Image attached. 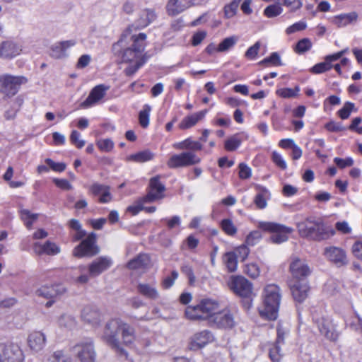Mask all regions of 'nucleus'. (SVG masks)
Listing matches in <instances>:
<instances>
[{
  "mask_svg": "<svg viewBox=\"0 0 362 362\" xmlns=\"http://www.w3.org/2000/svg\"><path fill=\"white\" fill-rule=\"evenodd\" d=\"M119 334L124 344H130L134 340V328L122 320L115 318L107 322L102 338L117 353L127 357V353L121 346Z\"/></svg>",
  "mask_w": 362,
  "mask_h": 362,
  "instance_id": "1",
  "label": "nucleus"
},
{
  "mask_svg": "<svg viewBox=\"0 0 362 362\" xmlns=\"http://www.w3.org/2000/svg\"><path fill=\"white\" fill-rule=\"evenodd\" d=\"M282 298V291L274 284L266 285L261 294V304L258 308L260 317L267 320H276Z\"/></svg>",
  "mask_w": 362,
  "mask_h": 362,
  "instance_id": "2",
  "label": "nucleus"
},
{
  "mask_svg": "<svg viewBox=\"0 0 362 362\" xmlns=\"http://www.w3.org/2000/svg\"><path fill=\"white\" fill-rule=\"evenodd\" d=\"M298 233L301 237L315 241H322L330 238L335 230L326 225L320 218L309 217L297 224Z\"/></svg>",
  "mask_w": 362,
  "mask_h": 362,
  "instance_id": "3",
  "label": "nucleus"
},
{
  "mask_svg": "<svg viewBox=\"0 0 362 362\" xmlns=\"http://www.w3.org/2000/svg\"><path fill=\"white\" fill-rule=\"evenodd\" d=\"M146 35L144 33L129 34L126 38V42L122 46H118L115 49L116 42L113 45V49L117 51L119 49H122L121 57L124 62H145L142 56L146 45Z\"/></svg>",
  "mask_w": 362,
  "mask_h": 362,
  "instance_id": "4",
  "label": "nucleus"
},
{
  "mask_svg": "<svg viewBox=\"0 0 362 362\" xmlns=\"http://www.w3.org/2000/svg\"><path fill=\"white\" fill-rule=\"evenodd\" d=\"M156 18V15L153 10L144 9L141 11L136 21L129 25L122 33L120 39L115 45V49L118 46H122L126 42L129 34H134V31L143 29L151 23Z\"/></svg>",
  "mask_w": 362,
  "mask_h": 362,
  "instance_id": "5",
  "label": "nucleus"
},
{
  "mask_svg": "<svg viewBox=\"0 0 362 362\" xmlns=\"http://www.w3.org/2000/svg\"><path fill=\"white\" fill-rule=\"evenodd\" d=\"M71 350L76 362H95L97 354L92 339L86 338L79 340L73 346Z\"/></svg>",
  "mask_w": 362,
  "mask_h": 362,
  "instance_id": "6",
  "label": "nucleus"
},
{
  "mask_svg": "<svg viewBox=\"0 0 362 362\" xmlns=\"http://www.w3.org/2000/svg\"><path fill=\"white\" fill-rule=\"evenodd\" d=\"M313 320L320 333L329 341H336L339 333L332 320L322 311H315L313 315Z\"/></svg>",
  "mask_w": 362,
  "mask_h": 362,
  "instance_id": "7",
  "label": "nucleus"
},
{
  "mask_svg": "<svg viewBox=\"0 0 362 362\" xmlns=\"http://www.w3.org/2000/svg\"><path fill=\"white\" fill-rule=\"evenodd\" d=\"M257 227L264 231L273 233L271 240L276 244L287 241L288 235L293 231L291 228L274 222L259 221Z\"/></svg>",
  "mask_w": 362,
  "mask_h": 362,
  "instance_id": "8",
  "label": "nucleus"
},
{
  "mask_svg": "<svg viewBox=\"0 0 362 362\" xmlns=\"http://www.w3.org/2000/svg\"><path fill=\"white\" fill-rule=\"evenodd\" d=\"M27 81V78L23 76L2 74L0 76V93L6 98H11L18 92L21 86Z\"/></svg>",
  "mask_w": 362,
  "mask_h": 362,
  "instance_id": "9",
  "label": "nucleus"
},
{
  "mask_svg": "<svg viewBox=\"0 0 362 362\" xmlns=\"http://www.w3.org/2000/svg\"><path fill=\"white\" fill-rule=\"evenodd\" d=\"M96 235L93 233L88 235L77 247L74 250L73 254L75 257H92L99 252V248L95 245Z\"/></svg>",
  "mask_w": 362,
  "mask_h": 362,
  "instance_id": "10",
  "label": "nucleus"
},
{
  "mask_svg": "<svg viewBox=\"0 0 362 362\" xmlns=\"http://www.w3.org/2000/svg\"><path fill=\"white\" fill-rule=\"evenodd\" d=\"M201 159L193 152L186 151L173 155L167 162L170 168H182L193 165L200 162Z\"/></svg>",
  "mask_w": 362,
  "mask_h": 362,
  "instance_id": "11",
  "label": "nucleus"
},
{
  "mask_svg": "<svg viewBox=\"0 0 362 362\" xmlns=\"http://www.w3.org/2000/svg\"><path fill=\"white\" fill-rule=\"evenodd\" d=\"M209 324L219 329H232L235 326L236 322L228 309H220Z\"/></svg>",
  "mask_w": 362,
  "mask_h": 362,
  "instance_id": "12",
  "label": "nucleus"
},
{
  "mask_svg": "<svg viewBox=\"0 0 362 362\" xmlns=\"http://www.w3.org/2000/svg\"><path fill=\"white\" fill-rule=\"evenodd\" d=\"M290 272L295 281H306L311 274V269L304 259L293 257L290 263Z\"/></svg>",
  "mask_w": 362,
  "mask_h": 362,
  "instance_id": "13",
  "label": "nucleus"
},
{
  "mask_svg": "<svg viewBox=\"0 0 362 362\" xmlns=\"http://www.w3.org/2000/svg\"><path fill=\"white\" fill-rule=\"evenodd\" d=\"M165 187L160 182V177H152L149 181L148 191L144 200L149 203L160 200L165 197Z\"/></svg>",
  "mask_w": 362,
  "mask_h": 362,
  "instance_id": "14",
  "label": "nucleus"
},
{
  "mask_svg": "<svg viewBox=\"0 0 362 362\" xmlns=\"http://www.w3.org/2000/svg\"><path fill=\"white\" fill-rule=\"evenodd\" d=\"M230 288L237 295L248 298L252 292V284L243 276H233L229 282Z\"/></svg>",
  "mask_w": 362,
  "mask_h": 362,
  "instance_id": "15",
  "label": "nucleus"
},
{
  "mask_svg": "<svg viewBox=\"0 0 362 362\" xmlns=\"http://www.w3.org/2000/svg\"><path fill=\"white\" fill-rule=\"evenodd\" d=\"M23 51L22 45L13 41L6 40L0 44V59H12Z\"/></svg>",
  "mask_w": 362,
  "mask_h": 362,
  "instance_id": "16",
  "label": "nucleus"
},
{
  "mask_svg": "<svg viewBox=\"0 0 362 362\" xmlns=\"http://www.w3.org/2000/svg\"><path fill=\"white\" fill-rule=\"evenodd\" d=\"M214 337L211 332L203 330L195 333L190 339L189 347L192 350H198L209 343L214 341Z\"/></svg>",
  "mask_w": 362,
  "mask_h": 362,
  "instance_id": "17",
  "label": "nucleus"
},
{
  "mask_svg": "<svg viewBox=\"0 0 362 362\" xmlns=\"http://www.w3.org/2000/svg\"><path fill=\"white\" fill-rule=\"evenodd\" d=\"M112 264V258L107 256H101L90 264L88 273L90 276L95 277L107 270Z\"/></svg>",
  "mask_w": 362,
  "mask_h": 362,
  "instance_id": "18",
  "label": "nucleus"
},
{
  "mask_svg": "<svg viewBox=\"0 0 362 362\" xmlns=\"http://www.w3.org/2000/svg\"><path fill=\"white\" fill-rule=\"evenodd\" d=\"M2 353L5 360L8 362H23L25 359L23 351L18 344H6Z\"/></svg>",
  "mask_w": 362,
  "mask_h": 362,
  "instance_id": "19",
  "label": "nucleus"
},
{
  "mask_svg": "<svg viewBox=\"0 0 362 362\" xmlns=\"http://www.w3.org/2000/svg\"><path fill=\"white\" fill-rule=\"evenodd\" d=\"M108 86L100 84L95 86L89 93L88 98L81 103V107L87 108L98 103L105 95Z\"/></svg>",
  "mask_w": 362,
  "mask_h": 362,
  "instance_id": "20",
  "label": "nucleus"
},
{
  "mask_svg": "<svg viewBox=\"0 0 362 362\" xmlns=\"http://www.w3.org/2000/svg\"><path fill=\"white\" fill-rule=\"evenodd\" d=\"M76 44V40L59 42L51 47L50 56L54 59H63L69 55L68 50Z\"/></svg>",
  "mask_w": 362,
  "mask_h": 362,
  "instance_id": "21",
  "label": "nucleus"
},
{
  "mask_svg": "<svg viewBox=\"0 0 362 362\" xmlns=\"http://www.w3.org/2000/svg\"><path fill=\"white\" fill-rule=\"evenodd\" d=\"M34 252L37 255L54 256L61 252L60 247L54 242L47 240L44 243L36 242L33 245Z\"/></svg>",
  "mask_w": 362,
  "mask_h": 362,
  "instance_id": "22",
  "label": "nucleus"
},
{
  "mask_svg": "<svg viewBox=\"0 0 362 362\" xmlns=\"http://www.w3.org/2000/svg\"><path fill=\"white\" fill-rule=\"evenodd\" d=\"M358 19V13L356 11H351L332 16L329 21L333 25L341 28L356 23Z\"/></svg>",
  "mask_w": 362,
  "mask_h": 362,
  "instance_id": "23",
  "label": "nucleus"
},
{
  "mask_svg": "<svg viewBox=\"0 0 362 362\" xmlns=\"http://www.w3.org/2000/svg\"><path fill=\"white\" fill-rule=\"evenodd\" d=\"M290 287L295 300L302 302L308 297L309 286L307 281L293 282Z\"/></svg>",
  "mask_w": 362,
  "mask_h": 362,
  "instance_id": "24",
  "label": "nucleus"
},
{
  "mask_svg": "<svg viewBox=\"0 0 362 362\" xmlns=\"http://www.w3.org/2000/svg\"><path fill=\"white\" fill-rule=\"evenodd\" d=\"M202 307L206 320L209 323L211 318L214 317L221 309L220 303L212 298H204L201 300Z\"/></svg>",
  "mask_w": 362,
  "mask_h": 362,
  "instance_id": "25",
  "label": "nucleus"
},
{
  "mask_svg": "<svg viewBox=\"0 0 362 362\" xmlns=\"http://www.w3.org/2000/svg\"><path fill=\"white\" fill-rule=\"evenodd\" d=\"M81 318L84 322L92 327H97L101 321V315L98 309L93 306H86L81 313Z\"/></svg>",
  "mask_w": 362,
  "mask_h": 362,
  "instance_id": "26",
  "label": "nucleus"
},
{
  "mask_svg": "<svg viewBox=\"0 0 362 362\" xmlns=\"http://www.w3.org/2000/svg\"><path fill=\"white\" fill-rule=\"evenodd\" d=\"M46 344V336L40 331L30 333L28 337V345L34 352H38L44 349Z\"/></svg>",
  "mask_w": 362,
  "mask_h": 362,
  "instance_id": "27",
  "label": "nucleus"
},
{
  "mask_svg": "<svg viewBox=\"0 0 362 362\" xmlns=\"http://www.w3.org/2000/svg\"><path fill=\"white\" fill-rule=\"evenodd\" d=\"M191 6V0H169L166 11L170 16H177Z\"/></svg>",
  "mask_w": 362,
  "mask_h": 362,
  "instance_id": "28",
  "label": "nucleus"
},
{
  "mask_svg": "<svg viewBox=\"0 0 362 362\" xmlns=\"http://www.w3.org/2000/svg\"><path fill=\"white\" fill-rule=\"evenodd\" d=\"M324 255L327 259L336 264H344L346 262V253L340 247H327L325 249Z\"/></svg>",
  "mask_w": 362,
  "mask_h": 362,
  "instance_id": "29",
  "label": "nucleus"
},
{
  "mask_svg": "<svg viewBox=\"0 0 362 362\" xmlns=\"http://www.w3.org/2000/svg\"><path fill=\"white\" fill-rule=\"evenodd\" d=\"M89 191L95 196H100L99 202L108 203L112 200L110 187L98 182L93 183L89 188Z\"/></svg>",
  "mask_w": 362,
  "mask_h": 362,
  "instance_id": "30",
  "label": "nucleus"
},
{
  "mask_svg": "<svg viewBox=\"0 0 362 362\" xmlns=\"http://www.w3.org/2000/svg\"><path fill=\"white\" fill-rule=\"evenodd\" d=\"M66 288L63 285L44 286L37 290L36 294L46 298H52L63 294Z\"/></svg>",
  "mask_w": 362,
  "mask_h": 362,
  "instance_id": "31",
  "label": "nucleus"
},
{
  "mask_svg": "<svg viewBox=\"0 0 362 362\" xmlns=\"http://www.w3.org/2000/svg\"><path fill=\"white\" fill-rule=\"evenodd\" d=\"M207 110H202L184 117L178 127L180 129L185 130L195 126L206 115Z\"/></svg>",
  "mask_w": 362,
  "mask_h": 362,
  "instance_id": "32",
  "label": "nucleus"
},
{
  "mask_svg": "<svg viewBox=\"0 0 362 362\" xmlns=\"http://www.w3.org/2000/svg\"><path fill=\"white\" fill-rule=\"evenodd\" d=\"M136 289L139 294L146 298L156 300L159 298V292L155 284L146 282L139 283L137 285Z\"/></svg>",
  "mask_w": 362,
  "mask_h": 362,
  "instance_id": "33",
  "label": "nucleus"
},
{
  "mask_svg": "<svg viewBox=\"0 0 362 362\" xmlns=\"http://www.w3.org/2000/svg\"><path fill=\"white\" fill-rule=\"evenodd\" d=\"M257 193L254 198V203L257 208L263 209L267 206V200L270 199V192L269 190L261 186L257 187Z\"/></svg>",
  "mask_w": 362,
  "mask_h": 362,
  "instance_id": "34",
  "label": "nucleus"
},
{
  "mask_svg": "<svg viewBox=\"0 0 362 362\" xmlns=\"http://www.w3.org/2000/svg\"><path fill=\"white\" fill-rule=\"evenodd\" d=\"M173 148L178 150H189L191 152L202 149V144L197 141H194L189 137L182 141L173 144Z\"/></svg>",
  "mask_w": 362,
  "mask_h": 362,
  "instance_id": "35",
  "label": "nucleus"
},
{
  "mask_svg": "<svg viewBox=\"0 0 362 362\" xmlns=\"http://www.w3.org/2000/svg\"><path fill=\"white\" fill-rule=\"evenodd\" d=\"M201 301L197 305L188 306L185 310V316L191 320H206Z\"/></svg>",
  "mask_w": 362,
  "mask_h": 362,
  "instance_id": "36",
  "label": "nucleus"
},
{
  "mask_svg": "<svg viewBox=\"0 0 362 362\" xmlns=\"http://www.w3.org/2000/svg\"><path fill=\"white\" fill-rule=\"evenodd\" d=\"M155 157V153L151 151L146 149L139 151L136 153L131 154L127 157V161H133L135 163H145L152 160Z\"/></svg>",
  "mask_w": 362,
  "mask_h": 362,
  "instance_id": "37",
  "label": "nucleus"
},
{
  "mask_svg": "<svg viewBox=\"0 0 362 362\" xmlns=\"http://www.w3.org/2000/svg\"><path fill=\"white\" fill-rule=\"evenodd\" d=\"M150 264V258L148 255L141 254L129 261L127 267L130 269H137L146 267Z\"/></svg>",
  "mask_w": 362,
  "mask_h": 362,
  "instance_id": "38",
  "label": "nucleus"
},
{
  "mask_svg": "<svg viewBox=\"0 0 362 362\" xmlns=\"http://www.w3.org/2000/svg\"><path fill=\"white\" fill-rule=\"evenodd\" d=\"M334 62V60L331 55H327L325 57L323 62L315 64L311 68L310 71L315 74L324 73L332 68V62Z\"/></svg>",
  "mask_w": 362,
  "mask_h": 362,
  "instance_id": "39",
  "label": "nucleus"
},
{
  "mask_svg": "<svg viewBox=\"0 0 362 362\" xmlns=\"http://www.w3.org/2000/svg\"><path fill=\"white\" fill-rule=\"evenodd\" d=\"M223 262L228 272H234L237 269V255L235 252H228L223 257Z\"/></svg>",
  "mask_w": 362,
  "mask_h": 362,
  "instance_id": "40",
  "label": "nucleus"
},
{
  "mask_svg": "<svg viewBox=\"0 0 362 362\" xmlns=\"http://www.w3.org/2000/svg\"><path fill=\"white\" fill-rule=\"evenodd\" d=\"M242 141V134H235L225 141L224 147L228 151H234L240 146Z\"/></svg>",
  "mask_w": 362,
  "mask_h": 362,
  "instance_id": "41",
  "label": "nucleus"
},
{
  "mask_svg": "<svg viewBox=\"0 0 362 362\" xmlns=\"http://www.w3.org/2000/svg\"><path fill=\"white\" fill-rule=\"evenodd\" d=\"M21 218L28 229H30L33 223L37 219L39 214H33L28 209H22L20 211Z\"/></svg>",
  "mask_w": 362,
  "mask_h": 362,
  "instance_id": "42",
  "label": "nucleus"
},
{
  "mask_svg": "<svg viewBox=\"0 0 362 362\" xmlns=\"http://www.w3.org/2000/svg\"><path fill=\"white\" fill-rule=\"evenodd\" d=\"M151 110V107L149 105L146 104L143 109L139 112V120L140 125L146 128L149 124V116Z\"/></svg>",
  "mask_w": 362,
  "mask_h": 362,
  "instance_id": "43",
  "label": "nucleus"
},
{
  "mask_svg": "<svg viewBox=\"0 0 362 362\" xmlns=\"http://www.w3.org/2000/svg\"><path fill=\"white\" fill-rule=\"evenodd\" d=\"M221 227L224 233L230 236L235 235L238 230L232 220L229 218L223 219L221 222Z\"/></svg>",
  "mask_w": 362,
  "mask_h": 362,
  "instance_id": "44",
  "label": "nucleus"
},
{
  "mask_svg": "<svg viewBox=\"0 0 362 362\" xmlns=\"http://www.w3.org/2000/svg\"><path fill=\"white\" fill-rule=\"evenodd\" d=\"M300 88L296 86L295 88H283L276 90V94L284 98H296L298 95Z\"/></svg>",
  "mask_w": 362,
  "mask_h": 362,
  "instance_id": "45",
  "label": "nucleus"
},
{
  "mask_svg": "<svg viewBox=\"0 0 362 362\" xmlns=\"http://www.w3.org/2000/svg\"><path fill=\"white\" fill-rule=\"evenodd\" d=\"M58 323L59 326L64 327L68 329H72L76 326L75 318L69 315H62L59 320Z\"/></svg>",
  "mask_w": 362,
  "mask_h": 362,
  "instance_id": "46",
  "label": "nucleus"
},
{
  "mask_svg": "<svg viewBox=\"0 0 362 362\" xmlns=\"http://www.w3.org/2000/svg\"><path fill=\"white\" fill-rule=\"evenodd\" d=\"M237 42V38L234 36L225 38L218 45V52H223L228 51L233 47Z\"/></svg>",
  "mask_w": 362,
  "mask_h": 362,
  "instance_id": "47",
  "label": "nucleus"
},
{
  "mask_svg": "<svg viewBox=\"0 0 362 362\" xmlns=\"http://www.w3.org/2000/svg\"><path fill=\"white\" fill-rule=\"evenodd\" d=\"M262 238V236L259 231L253 230L247 235L245 243L248 246H254L259 242Z\"/></svg>",
  "mask_w": 362,
  "mask_h": 362,
  "instance_id": "48",
  "label": "nucleus"
},
{
  "mask_svg": "<svg viewBox=\"0 0 362 362\" xmlns=\"http://www.w3.org/2000/svg\"><path fill=\"white\" fill-rule=\"evenodd\" d=\"M355 105L351 102H346L341 109L338 111V115L342 119H347L351 112L354 110Z\"/></svg>",
  "mask_w": 362,
  "mask_h": 362,
  "instance_id": "49",
  "label": "nucleus"
},
{
  "mask_svg": "<svg viewBox=\"0 0 362 362\" xmlns=\"http://www.w3.org/2000/svg\"><path fill=\"white\" fill-rule=\"evenodd\" d=\"M311 47V41L308 38H303L296 44L295 51L298 54H303L310 50Z\"/></svg>",
  "mask_w": 362,
  "mask_h": 362,
  "instance_id": "50",
  "label": "nucleus"
},
{
  "mask_svg": "<svg viewBox=\"0 0 362 362\" xmlns=\"http://www.w3.org/2000/svg\"><path fill=\"white\" fill-rule=\"evenodd\" d=\"M239 6V1L235 0L230 3L229 4L226 5L224 7V14L226 18H230L233 17L237 12L238 8Z\"/></svg>",
  "mask_w": 362,
  "mask_h": 362,
  "instance_id": "51",
  "label": "nucleus"
},
{
  "mask_svg": "<svg viewBox=\"0 0 362 362\" xmlns=\"http://www.w3.org/2000/svg\"><path fill=\"white\" fill-rule=\"evenodd\" d=\"M283 11L281 6L278 4H273L267 6L264 11V15L268 18H274L280 15Z\"/></svg>",
  "mask_w": 362,
  "mask_h": 362,
  "instance_id": "52",
  "label": "nucleus"
},
{
  "mask_svg": "<svg viewBox=\"0 0 362 362\" xmlns=\"http://www.w3.org/2000/svg\"><path fill=\"white\" fill-rule=\"evenodd\" d=\"M261 47L259 42H256L252 46L250 47L245 53V57L250 60H254L257 58Z\"/></svg>",
  "mask_w": 362,
  "mask_h": 362,
  "instance_id": "53",
  "label": "nucleus"
},
{
  "mask_svg": "<svg viewBox=\"0 0 362 362\" xmlns=\"http://www.w3.org/2000/svg\"><path fill=\"white\" fill-rule=\"evenodd\" d=\"M347 325L354 331L362 332V319L358 315L352 317Z\"/></svg>",
  "mask_w": 362,
  "mask_h": 362,
  "instance_id": "54",
  "label": "nucleus"
},
{
  "mask_svg": "<svg viewBox=\"0 0 362 362\" xmlns=\"http://www.w3.org/2000/svg\"><path fill=\"white\" fill-rule=\"evenodd\" d=\"M259 64L265 65L271 64L274 66L281 65L280 57L276 52H273L269 57L264 59Z\"/></svg>",
  "mask_w": 362,
  "mask_h": 362,
  "instance_id": "55",
  "label": "nucleus"
},
{
  "mask_svg": "<svg viewBox=\"0 0 362 362\" xmlns=\"http://www.w3.org/2000/svg\"><path fill=\"white\" fill-rule=\"evenodd\" d=\"M245 272L251 278L255 279L259 276L260 270L257 264L250 263L245 265Z\"/></svg>",
  "mask_w": 362,
  "mask_h": 362,
  "instance_id": "56",
  "label": "nucleus"
},
{
  "mask_svg": "<svg viewBox=\"0 0 362 362\" xmlns=\"http://www.w3.org/2000/svg\"><path fill=\"white\" fill-rule=\"evenodd\" d=\"M145 203H148V202H146L144 200V197L139 199L136 204L134 205H132V206H129L128 208H127V211H129V213H131L132 215H136L137 214H139L141 211H143L144 210V204Z\"/></svg>",
  "mask_w": 362,
  "mask_h": 362,
  "instance_id": "57",
  "label": "nucleus"
},
{
  "mask_svg": "<svg viewBox=\"0 0 362 362\" xmlns=\"http://www.w3.org/2000/svg\"><path fill=\"white\" fill-rule=\"evenodd\" d=\"M307 24L304 21H299L297 22L291 26L288 27L286 30V33L288 35H291L292 33H294L296 32L303 30L306 28Z\"/></svg>",
  "mask_w": 362,
  "mask_h": 362,
  "instance_id": "58",
  "label": "nucleus"
},
{
  "mask_svg": "<svg viewBox=\"0 0 362 362\" xmlns=\"http://www.w3.org/2000/svg\"><path fill=\"white\" fill-rule=\"evenodd\" d=\"M97 145L101 151L108 152L113 148L114 143L110 139H105L99 140Z\"/></svg>",
  "mask_w": 362,
  "mask_h": 362,
  "instance_id": "59",
  "label": "nucleus"
},
{
  "mask_svg": "<svg viewBox=\"0 0 362 362\" xmlns=\"http://www.w3.org/2000/svg\"><path fill=\"white\" fill-rule=\"evenodd\" d=\"M206 35L207 33L204 30H200L195 33L192 37V45L194 47L198 46L206 38Z\"/></svg>",
  "mask_w": 362,
  "mask_h": 362,
  "instance_id": "60",
  "label": "nucleus"
},
{
  "mask_svg": "<svg viewBox=\"0 0 362 362\" xmlns=\"http://www.w3.org/2000/svg\"><path fill=\"white\" fill-rule=\"evenodd\" d=\"M252 175L251 168L245 163H240L239 165V177L241 179H248Z\"/></svg>",
  "mask_w": 362,
  "mask_h": 362,
  "instance_id": "61",
  "label": "nucleus"
},
{
  "mask_svg": "<svg viewBox=\"0 0 362 362\" xmlns=\"http://www.w3.org/2000/svg\"><path fill=\"white\" fill-rule=\"evenodd\" d=\"M288 328L284 327L281 323L277 326V339L276 344H280L284 342L285 336L288 333Z\"/></svg>",
  "mask_w": 362,
  "mask_h": 362,
  "instance_id": "62",
  "label": "nucleus"
},
{
  "mask_svg": "<svg viewBox=\"0 0 362 362\" xmlns=\"http://www.w3.org/2000/svg\"><path fill=\"white\" fill-rule=\"evenodd\" d=\"M70 140L78 148H81L85 145V141L80 139V133L76 130L72 131Z\"/></svg>",
  "mask_w": 362,
  "mask_h": 362,
  "instance_id": "63",
  "label": "nucleus"
},
{
  "mask_svg": "<svg viewBox=\"0 0 362 362\" xmlns=\"http://www.w3.org/2000/svg\"><path fill=\"white\" fill-rule=\"evenodd\" d=\"M52 362H71V358L62 351H56L53 355Z\"/></svg>",
  "mask_w": 362,
  "mask_h": 362,
  "instance_id": "64",
  "label": "nucleus"
}]
</instances>
